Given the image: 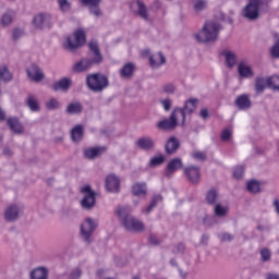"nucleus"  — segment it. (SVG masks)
Instances as JSON below:
<instances>
[{
    "label": "nucleus",
    "instance_id": "obj_43",
    "mask_svg": "<svg viewBox=\"0 0 279 279\" xmlns=\"http://www.w3.org/2000/svg\"><path fill=\"white\" fill-rule=\"evenodd\" d=\"M270 57L274 60H279V39L270 47Z\"/></svg>",
    "mask_w": 279,
    "mask_h": 279
},
{
    "label": "nucleus",
    "instance_id": "obj_7",
    "mask_svg": "<svg viewBox=\"0 0 279 279\" xmlns=\"http://www.w3.org/2000/svg\"><path fill=\"white\" fill-rule=\"evenodd\" d=\"M97 230V223L93 218H86L85 221L81 225V235L84 239L87 245L93 243V233Z\"/></svg>",
    "mask_w": 279,
    "mask_h": 279
},
{
    "label": "nucleus",
    "instance_id": "obj_12",
    "mask_svg": "<svg viewBox=\"0 0 279 279\" xmlns=\"http://www.w3.org/2000/svg\"><path fill=\"white\" fill-rule=\"evenodd\" d=\"M131 10L133 14L143 19V21H151V19L149 17V11L147 10V5H145V2L141 0L133 1L131 3Z\"/></svg>",
    "mask_w": 279,
    "mask_h": 279
},
{
    "label": "nucleus",
    "instance_id": "obj_13",
    "mask_svg": "<svg viewBox=\"0 0 279 279\" xmlns=\"http://www.w3.org/2000/svg\"><path fill=\"white\" fill-rule=\"evenodd\" d=\"M197 104L199 100L197 98H190L185 100L183 108H174V110H182L184 114V124L186 125V114H193L197 110Z\"/></svg>",
    "mask_w": 279,
    "mask_h": 279
},
{
    "label": "nucleus",
    "instance_id": "obj_36",
    "mask_svg": "<svg viewBox=\"0 0 279 279\" xmlns=\"http://www.w3.org/2000/svg\"><path fill=\"white\" fill-rule=\"evenodd\" d=\"M122 77H132L134 75V65L126 63L120 71Z\"/></svg>",
    "mask_w": 279,
    "mask_h": 279
},
{
    "label": "nucleus",
    "instance_id": "obj_55",
    "mask_svg": "<svg viewBox=\"0 0 279 279\" xmlns=\"http://www.w3.org/2000/svg\"><path fill=\"white\" fill-rule=\"evenodd\" d=\"M231 136H232V132H230V130L226 129L221 133V141H230Z\"/></svg>",
    "mask_w": 279,
    "mask_h": 279
},
{
    "label": "nucleus",
    "instance_id": "obj_57",
    "mask_svg": "<svg viewBox=\"0 0 279 279\" xmlns=\"http://www.w3.org/2000/svg\"><path fill=\"white\" fill-rule=\"evenodd\" d=\"M149 243H151V245H160V240H158V238L154 234L149 235Z\"/></svg>",
    "mask_w": 279,
    "mask_h": 279
},
{
    "label": "nucleus",
    "instance_id": "obj_27",
    "mask_svg": "<svg viewBox=\"0 0 279 279\" xmlns=\"http://www.w3.org/2000/svg\"><path fill=\"white\" fill-rule=\"evenodd\" d=\"M13 22H14V11L12 10H8L0 17V25L2 27H10V25H12Z\"/></svg>",
    "mask_w": 279,
    "mask_h": 279
},
{
    "label": "nucleus",
    "instance_id": "obj_42",
    "mask_svg": "<svg viewBox=\"0 0 279 279\" xmlns=\"http://www.w3.org/2000/svg\"><path fill=\"white\" fill-rule=\"evenodd\" d=\"M162 90L167 95H174L175 90H178V86H175L173 83H167L162 86Z\"/></svg>",
    "mask_w": 279,
    "mask_h": 279
},
{
    "label": "nucleus",
    "instance_id": "obj_45",
    "mask_svg": "<svg viewBox=\"0 0 279 279\" xmlns=\"http://www.w3.org/2000/svg\"><path fill=\"white\" fill-rule=\"evenodd\" d=\"M191 156L194 158V160H199L201 162H204L207 159L206 153L199 150L193 151Z\"/></svg>",
    "mask_w": 279,
    "mask_h": 279
},
{
    "label": "nucleus",
    "instance_id": "obj_31",
    "mask_svg": "<svg viewBox=\"0 0 279 279\" xmlns=\"http://www.w3.org/2000/svg\"><path fill=\"white\" fill-rule=\"evenodd\" d=\"M49 278V270L45 267H38L32 270L31 279H48Z\"/></svg>",
    "mask_w": 279,
    "mask_h": 279
},
{
    "label": "nucleus",
    "instance_id": "obj_58",
    "mask_svg": "<svg viewBox=\"0 0 279 279\" xmlns=\"http://www.w3.org/2000/svg\"><path fill=\"white\" fill-rule=\"evenodd\" d=\"M199 117L203 119H208L209 117L208 109L207 108L201 109Z\"/></svg>",
    "mask_w": 279,
    "mask_h": 279
},
{
    "label": "nucleus",
    "instance_id": "obj_17",
    "mask_svg": "<svg viewBox=\"0 0 279 279\" xmlns=\"http://www.w3.org/2000/svg\"><path fill=\"white\" fill-rule=\"evenodd\" d=\"M184 173L192 184H197L199 182V178H202V172L199 171V167L190 166L184 168Z\"/></svg>",
    "mask_w": 279,
    "mask_h": 279
},
{
    "label": "nucleus",
    "instance_id": "obj_26",
    "mask_svg": "<svg viewBox=\"0 0 279 279\" xmlns=\"http://www.w3.org/2000/svg\"><path fill=\"white\" fill-rule=\"evenodd\" d=\"M7 124L9 125L10 130L14 132V134H23V124L19 118H9L7 120Z\"/></svg>",
    "mask_w": 279,
    "mask_h": 279
},
{
    "label": "nucleus",
    "instance_id": "obj_62",
    "mask_svg": "<svg viewBox=\"0 0 279 279\" xmlns=\"http://www.w3.org/2000/svg\"><path fill=\"white\" fill-rule=\"evenodd\" d=\"M221 241H232V235L230 233H222Z\"/></svg>",
    "mask_w": 279,
    "mask_h": 279
},
{
    "label": "nucleus",
    "instance_id": "obj_34",
    "mask_svg": "<svg viewBox=\"0 0 279 279\" xmlns=\"http://www.w3.org/2000/svg\"><path fill=\"white\" fill-rule=\"evenodd\" d=\"M218 197L219 193H217V190L211 189L206 194V202L209 204V206H215V204H217Z\"/></svg>",
    "mask_w": 279,
    "mask_h": 279
},
{
    "label": "nucleus",
    "instance_id": "obj_21",
    "mask_svg": "<svg viewBox=\"0 0 279 279\" xmlns=\"http://www.w3.org/2000/svg\"><path fill=\"white\" fill-rule=\"evenodd\" d=\"M238 73L240 77H244L245 80H252V77H254V70H252V66L245 63V61L239 63Z\"/></svg>",
    "mask_w": 279,
    "mask_h": 279
},
{
    "label": "nucleus",
    "instance_id": "obj_54",
    "mask_svg": "<svg viewBox=\"0 0 279 279\" xmlns=\"http://www.w3.org/2000/svg\"><path fill=\"white\" fill-rule=\"evenodd\" d=\"M213 223H215V218L213 216L206 215L203 218V226H206L207 228H210V226H213Z\"/></svg>",
    "mask_w": 279,
    "mask_h": 279
},
{
    "label": "nucleus",
    "instance_id": "obj_14",
    "mask_svg": "<svg viewBox=\"0 0 279 279\" xmlns=\"http://www.w3.org/2000/svg\"><path fill=\"white\" fill-rule=\"evenodd\" d=\"M106 190L108 193H119L121 191V180L116 174H109L106 178Z\"/></svg>",
    "mask_w": 279,
    "mask_h": 279
},
{
    "label": "nucleus",
    "instance_id": "obj_25",
    "mask_svg": "<svg viewBox=\"0 0 279 279\" xmlns=\"http://www.w3.org/2000/svg\"><path fill=\"white\" fill-rule=\"evenodd\" d=\"M178 149H180V140L175 136H171L166 143V154L172 156Z\"/></svg>",
    "mask_w": 279,
    "mask_h": 279
},
{
    "label": "nucleus",
    "instance_id": "obj_64",
    "mask_svg": "<svg viewBox=\"0 0 279 279\" xmlns=\"http://www.w3.org/2000/svg\"><path fill=\"white\" fill-rule=\"evenodd\" d=\"M0 121H5V111L0 107Z\"/></svg>",
    "mask_w": 279,
    "mask_h": 279
},
{
    "label": "nucleus",
    "instance_id": "obj_33",
    "mask_svg": "<svg viewBox=\"0 0 279 279\" xmlns=\"http://www.w3.org/2000/svg\"><path fill=\"white\" fill-rule=\"evenodd\" d=\"M267 88V78L263 76H258L255 78V93L257 95H260L262 93H265V89Z\"/></svg>",
    "mask_w": 279,
    "mask_h": 279
},
{
    "label": "nucleus",
    "instance_id": "obj_28",
    "mask_svg": "<svg viewBox=\"0 0 279 279\" xmlns=\"http://www.w3.org/2000/svg\"><path fill=\"white\" fill-rule=\"evenodd\" d=\"M84 111V106H82V102L75 101L68 105L65 108L66 114H82Z\"/></svg>",
    "mask_w": 279,
    "mask_h": 279
},
{
    "label": "nucleus",
    "instance_id": "obj_2",
    "mask_svg": "<svg viewBox=\"0 0 279 279\" xmlns=\"http://www.w3.org/2000/svg\"><path fill=\"white\" fill-rule=\"evenodd\" d=\"M219 32H221V24L209 21L198 34L194 35V38L197 43H215L219 38Z\"/></svg>",
    "mask_w": 279,
    "mask_h": 279
},
{
    "label": "nucleus",
    "instance_id": "obj_35",
    "mask_svg": "<svg viewBox=\"0 0 279 279\" xmlns=\"http://www.w3.org/2000/svg\"><path fill=\"white\" fill-rule=\"evenodd\" d=\"M223 56L226 58L227 65L229 69H232V66L236 64V54H234L232 51H225Z\"/></svg>",
    "mask_w": 279,
    "mask_h": 279
},
{
    "label": "nucleus",
    "instance_id": "obj_22",
    "mask_svg": "<svg viewBox=\"0 0 279 279\" xmlns=\"http://www.w3.org/2000/svg\"><path fill=\"white\" fill-rule=\"evenodd\" d=\"M106 149V146L89 147L84 150V156L88 160H95L96 158H99V156H101Z\"/></svg>",
    "mask_w": 279,
    "mask_h": 279
},
{
    "label": "nucleus",
    "instance_id": "obj_56",
    "mask_svg": "<svg viewBox=\"0 0 279 279\" xmlns=\"http://www.w3.org/2000/svg\"><path fill=\"white\" fill-rule=\"evenodd\" d=\"M218 19H220V21H227V23H230V25H232L233 20L232 16H226V14H223V12H220L218 15Z\"/></svg>",
    "mask_w": 279,
    "mask_h": 279
},
{
    "label": "nucleus",
    "instance_id": "obj_40",
    "mask_svg": "<svg viewBox=\"0 0 279 279\" xmlns=\"http://www.w3.org/2000/svg\"><path fill=\"white\" fill-rule=\"evenodd\" d=\"M194 10L196 12H202V10H206L208 2L206 0H192Z\"/></svg>",
    "mask_w": 279,
    "mask_h": 279
},
{
    "label": "nucleus",
    "instance_id": "obj_38",
    "mask_svg": "<svg viewBox=\"0 0 279 279\" xmlns=\"http://www.w3.org/2000/svg\"><path fill=\"white\" fill-rule=\"evenodd\" d=\"M58 5H59V10L60 12H62L63 14H66L68 12H71V1L69 0H58Z\"/></svg>",
    "mask_w": 279,
    "mask_h": 279
},
{
    "label": "nucleus",
    "instance_id": "obj_44",
    "mask_svg": "<svg viewBox=\"0 0 279 279\" xmlns=\"http://www.w3.org/2000/svg\"><path fill=\"white\" fill-rule=\"evenodd\" d=\"M214 213L216 217H226V215H228V209L221 206V204H217L215 206Z\"/></svg>",
    "mask_w": 279,
    "mask_h": 279
},
{
    "label": "nucleus",
    "instance_id": "obj_39",
    "mask_svg": "<svg viewBox=\"0 0 279 279\" xmlns=\"http://www.w3.org/2000/svg\"><path fill=\"white\" fill-rule=\"evenodd\" d=\"M27 106L32 110V112H38L40 110V106L38 105V100H36V97L29 96L27 98Z\"/></svg>",
    "mask_w": 279,
    "mask_h": 279
},
{
    "label": "nucleus",
    "instance_id": "obj_5",
    "mask_svg": "<svg viewBox=\"0 0 279 279\" xmlns=\"http://www.w3.org/2000/svg\"><path fill=\"white\" fill-rule=\"evenodd\" d=\"M181 117V126L184 128V112L182 109H173L169 119L159 121L157 123L158 130H163L166 132L175 130L178 128V120Z\"/></svg>",
    "mask_w": 279,
    "mask_h": 279
},
{
    "label": "nucleus",
    "instance_id": "obj_9",
    "mask_svg": "<svg viewBox=\"0 0 279 279\" xmlns=\"http://www.w3.org/2000/svg\"><path fill=\"white\" fill-rule=\"evenodd\" d=\"M88 56L85 57L93 63V65L101 64L104 62V54H101V50L99 49V44L97 41H90L88 44Z\"/></svg>",
    "mask_w": 279,
    "mask_h": 279
},
{
    "label": "nucleus",
    "instance_id": "obj_61",
    "mask_svg": "<svg viewBox=\"0 0 279 279\" xmlns=\"http://www.w3.org/2000/svg\"><path fill=\"white\" fill-rule=\"evenodd\" d=\"M272 206L275 208V213H277V215H279V199L278 198L274 199Z\"/></svg>",
    "mask_w": 279,
    "mask_h": 279
},
{
    "label": "nucleus",
    "instance_id": "obj_30",
    "mask_svg": "<svg viewBox=\"0 0 279 279\" xmlns=\"http://www.w3.org/2000/svg\"><path fill=\"white\" fill-rule=\"evenodd\" d=\"M132 193L135 197H145L147 195V184L135 183L132 187Z\"/></svg>",
    "mask_w": 279,
    "mask_h": 279
},
{
    "label": "nucleus",
    "instance_id": "obj_60",
    "mask_svg": "<svg viewBox=\"0 0 279 279\" xmlns=\"http://www.w3.org/2000/svg\"><path fill=\"white\" fill-rule=\"evenodd\" d=\"M83 5H90V3H101V0H81Z\"/></svg>",
    "mask_w": 279,
    "mask_h": 279
},
{
    "label": "nucleus",
    "instance_id": "obj_46",
    "mask_svg": "<svg viewBox=\"0 0 279 279\" xmlns=\"http://www.w3.org/2000/svg\"><path fill=\"white\" fill-rule=\"evenodd\" d=\"M46 108L48 110H58L60 108V101L56 98H51L48 102H46Z\"/></svg>",
    "mask_w": 279,
    "mask_h": 279
},
{
    "label": "nucleus",
    "instance_id": "obj_51",
    "mask_svg": "<svg viewBox=\"0 0 279 279\" xmlns=\"http://www.w3.org/2000/svg\"><path fill=\"white\" fill-rule=\"evenodd\" d=\"M163 110H166V112H169V110H171V106H173V100L166 98L163 100L160 101Z\"/></svg>",
    "mask_w": 279,
    "mask_h": 279
},
{
    "label": "nucleus",
    "instance_id": "obj_29",
    "mask_svg": "<svg viewBox=\"0 0 279 279\" xmlns=\"http://www.w3.org/2000/svg\"><path fill=\"white\" fill-rule=\"evenodd\" d=\"M71 138L74 143H80L84 138V125H76L71 131Z\"/></svg>",
    "mask_w": 279,
    "mask_h": 279
},
{
    "label": "nucleus",
    "instance_id": "obj_59",
    "mask_svg": "<svg viewBox=\"0 0 279 279\" xmlns=\"http://www.w3.org/2000/svg\"><path fill=\"white\" fill-rule=\"evenodd\" d=\"M209 239H210V236L208 234H203L202 239H201L202 245H208Z\"/></svg>",
    "mask_w": 279,
    "mask_h": 279
},
{
    "label": "nucleus",
    "instance_id": "obj_18",
    "mask_svg": "<svg viewBox=\"0 0 279 279\" xmlns=\"http://www.w3.org/2000/svg\"><path fill=\"white\" fill-rule=\"evenodd\" d=\"M135 145L143 151H151L156 147V142L151 137H141L135 142Z\"/></svg>",
    "mask_w": 279,
    "mask_h": 279
},
{
    "label": "nucleus",
    "instance_id": "obj_6",
    "mask_svg": "<svg viewBox=\"0 0 279 279\" xmlns=\"http://www.w3.org/2000/svg\"><path fill=\"white\" fill-rule=\"evenodd\" d=\"M84 45H86V33L78 29L72 37L66 38L64 48L68 49V51H75L76 49H80V47H84Z\"/></svg>",
    "mask_w": 279,
    "mask_h": 279
},
{
    "label": "nucleus",
    "instance_id": "obj_53",
    "mask_svg": "<svg viewBox=\"0 0 279 279\" xmlns=\"http://www.w3.org/2000/svg\"><path fill=\"white\" fill-rule=\"evenodd\" d=\"M243 173H245V168L243 166H239L235 168L233 175L236 180H241V178H243Z\"/></svg>",
    "mask_w": 279,
    "mask_h": 279
},
{
    "label": "nucleus",
    "instance_id": "obj_1",
    "mask_svg": "<svg viewBox=\"0 0 279 279\" xmlns=\"http://www.w3.org/2000/svg\"><path fill=\"white\" fill-rule=\"evenodd\" d=\"M117 215L121 218L122 226L128 232H143V230H145L143 221L130 215L129 207H119L117 209Z\"/></svg>",
    "mask_w": 279,
    "mask_h": 279
},
{
    "label": "nucleus",
    "instance_id": "obj_24",
    "mask_svg": "<svg viewBox=\"0 0 279 279\" xmlns=\"http://www.w3.org/2000/svg\"><path fill=\"white\" fill-rule=\"evenodd\" d=\"M235 106L240 110H250L252 108V100L250 99V95L243 94L238 96L235 99Z\"/></svg>",
    "mask_w": 279,
    "mask_h": 279
},
{
    "label": "nucleus",
    "instance_id": "obj_3",
    "mask_svg": "<svg viewBox=\"0 0 279 279\" xmlns=\"http://www.w3.org/2000/svg\"><path fill=\"white\" fill-rule=\"evenodd\" d=\"M271 0H248L242 10V16L247 21H257L260 16V10L269 8Z\"/></svg>",
    "mask_w": 279,
    "mask_h": 279
},
{
    "label": "nucleus",
    "instance_id": "obj_8",
    "mask_svg": "<svg viewBox=\"0 0 279 279\" xmlns=\"http://www.w3.org/2000/svg\"><path fill=\"white\" fill-rule=\"evenodd\" d=\"M82 193H84V197L81 201V205L85 210H90L95 208V204H97V199L95 198V191L90 187V185H84L81 189Z\"/></svg>",
    "mask_w": 279,
    "mask_h": 279
},
{
    "label": "nucleus",
    "instance_id": "obj_19",
    "mask_svg": "<svg viewBox=\"0 0 279 279\" xmlns=\"http://www.w3.org/2000/svg\"><path fill=\"white\" fill-rule=\"evenodd\" d=\"M149 64L151 69H160L163 64H167V58L162 52H157L149 56Z\"/></svg>",
    "mask_w": 279,
    "mask_h": 279
},
{
    "label": "nucleus",
    "instance_id": "obj_10",
    "mask_svg": "<svg viewBox=\"0 0 279 279\" xmlns=\"http://www.w3.org/2000/svg\"><path fill=\"white\" fill-rule=\"evenodd\" d=\"M21 215H23V205L11 204L4 210V220L8 223H14V221H19Z\"/></svg>",
    "mask_w": 279,
    "mask_h": 279
},
{
    "label": "nucleus",
    "instance_id": "obj_49",
    "mask_svg": "<svg viewBox=\"0 0 279 279\" xmlns=\"http://www.w3.org/2000/svg\"><path fill=\"white\" fill-rule=\"evenodd\" d=\"M23 36H25V32H23V29H21V28L13 29L12 40H14L16 43V40H19V38H23Z\"/></svg>",
    "mask_w": 279,
    "mask_h": 279
},
{
    "label": "nucleus",
    "instance_id": "obj_11",
    "mask_svg": "<svg viewBox=\"0 0 279 279\" xmlns=\"http://www.w3.org/2000/svg\"><path fill=\"white\" fill-rule=\"evenodd\" d=\"M33 25L37 29H45L53 25V16L50 13H39L33 20Z\"/></svg>",
    "mask_w": 279,
    "mask_h": 279
},
{
    "label": "nucleus",
    "instance_id": "obj_32",
    "mask_svg": "<svg viewBox=\"0 0 279 279\" xmlns=\"http://www.w3.org/2000/svg\"><path fill=\"white\" fill-rule=\"evenodd\" d=\"M160 202H162V195L160 194L154 195L150 201V204L144 209H142V213H144V215H149V213H151L154 208H156V206L160 204Z\"/></svg>",
    "mask_w": 279,
    "mask_h": 279
},
{
    "label": "nucleus",
    "instance_id": "obj_48",
    "mask_svg": "<svg viewBox=\"0 0 279 279\" xmlns=\"http://www.w3.org/2000/svg\"><path fill=\"white\" fill-rule=\"evenodd\" d=\"M262 263H269L271 260V251L269 248H263L260 251Z\"/></svg>",
    "mask_w": 279,
    "mask_h": 279
},
{
    "label": "nucleus",
    "instance_id": "obj_47",
    "mask_svg": "<svg viewBox=\"0 0 279 279\" xmlns=\"http://www.w3.org/2000/svg\"><path fill=\"white\" fill-rule=\"evenodd\" d=\"M165 162V156L154 157L149 161V167H160Z\"/></svg>",
    "mask_w": 279,
    "mask_h": 279
},
{
    "label": "nucleus",
    "instance_id": "obj_16",
    "mask_svg": "<svg viewBox=\"0 0 279 279\" xmlns=\"http://www.w3.org/2000/svg\"><path fill=\"white\" fill-rule=\"evenodd\" d=\"M95 66L90 59L84 57L73 65V72L74 73H86L90 71Z\"/></svg>",
    "mask_w": 279,
    "mask_h": 279
},
{
    "label": "nucleus",
    "instance_id": "obj_15",
    "mask_svg": "<svg viewBox=\"0 0 279 279\" xmlns=\"http://www.w3.org/2000/svg\"><path fill=\"white\" fill-rule=\"evenodd\" d=\"M26 73L33 82H43V80H45V73L36 63L31 64L26 69Z\"/></svg>",
    "mask_w": 279,
    "mask_h": 279
},
{
    "label": "nucleus",
    "instance_id": "obj_41",
    "mask_svg": "<svg viewBox=\"0 0 279 279\" xmlns=\"http://www.w3.org/2000/svg\"><path fill=\"white\" fill-rule=\"evenodd\" d=\"M100 3L101 2H96V3L87 4L88 8H89V13H92L97 19H99V16H101V9L99 8Z\"/></svg>",
    "mask_w": 279,
    "mask_h": 279
},
{
    "label": "nucleus",
    "instance_id": "obj_52",
    "mask_svg": "<svg viewBox=\"0 0 279 279\" xmlns=\"http://www.w3.org/2000/svg\"><path fill=\"white\" fill-rule=\"evenodd\" d=\"M80 278H82L81 268H74L69 275V279H80Z\"/></svg>",
    "mask_w": 279,
    "mask_h": 279
},
{
    "label": "nucleus",
    "instance_id": "obj_63",
    "mask_svg": "<svg viewBox=\"0 0 279 279\" xmlns=\"http://www.w3.org/2000/svg\"><path fill=\"white\" fill-rule=\"evenodd\" d=\"M266 279H279V275L278 274H267Z\"/></svg>",
    "mask_w": 279,
    "mask_h": 279
},
{
    "label": "nucleus",
    "instance_id": "obj_20",
    "mask_svg": "<svg viewBox=\"0 0 279 279\" xmlns=\"http://www.w3.org/2000/svg\"><path fill=\"white\" fill-rule=\"evenodd\" d=\"M73 85V81L69 77H63L52 84L51 88L54 90V93H58V90H62L63 93H66L69 88Z\"/></svg>",
    "mask_w": 279,
    "mask_h": 279
},
{
    "label": "nucleus",
    "instance_id": "obj_23",
    "mask_svg": "<svg viewBox=\"0 0 279 279\" xmlns=\"http://www.w3.org/2000/svg\"><path fill=\"white\" fill-rule=\"evenodd\" d=\"M182 167H183L182 159L180 158L171 159L166 169V178H171V175H173L175 171L182 169Z\"/></svg>",
    "mask_w": 279,
    "mask_h": 279
},
{
    "label": "nucleus",
    "instance_id": "obj_4",
    "mask_svg": "<svg viewBox=\"0 0 279 279\" xmlns=\"http://www.w3.org/2000/svg\"><path fill=\"white\" fill-rule=\"evenodd\" d=\"M86 84L92 93H104V90L110 86V81L106 74L94 73L87 75Z\"/></svg>",
    "mask_w": 279,
    "mask_h": 279
},
{
    "label": "nucleus",
    "instance_id": "obj_37",
    "mask_svg": "<svg viewBox=\"0 0 279 279\" xmlns=\"http://www.w3.org/2000/svg\"><path fill=\"white\" fill-rule=\"evenodd\" d=\"M248 193H260V182L252 180L246 185Z\"/></svg>",
    "mask_w": 279,
    "mask_h": 279
},
{
    "label": "nucleus",
    "instance_id": "obj_50",
    "mask_svg": "<svg viewBox=\"0 0 279 279\" xmlns=\"http://www.w3.org/2000/svg\"><path fill=\"white\" fill-rule=\"evenodd\" d=\"M186 252V245L184 243H179L172 250V254H184Z\"/></svg>",
    "mask_w": 279,
    "mask_h": 279
}]
</instances>
